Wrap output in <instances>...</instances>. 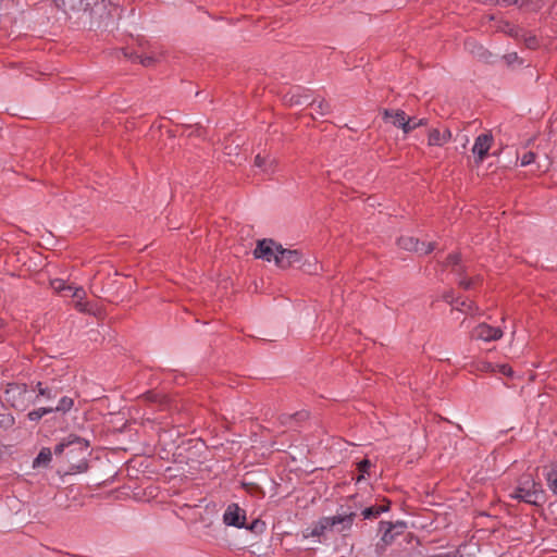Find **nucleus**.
Wrapping results in <instances>:
<instances>
[{
  "label": "nucleus",
  "mask_w": 557,
  "mask_h": 557,
  "mask_svg": "<svg viewBox=\"0 0 557 557\" xmlns=\"http://www.w3.org/2000/svg\"><path fill=\"white\" fill-rule=\"evenodd\" d=\"M36 387L38 389L39 396L46 397L47 399L57 397V391L53 388L45 387L41 382H38Z\"/></svg>",
  "instance_id": "c756f323"
},
{
  "label": "nucleus",
  "mask_w": 557,
  "mask_h": 557,
  "mask_svg": "<svg viewBox=\"0 0 557 557\" xmlns=\"http://www.w3.org/2000/svg\"><path fill=\"white\" fill-rule=\"evenodd\" d=\"M15 424V418L9 412H2L0 414V428L9 430Z\"/></svg>",
  "instance_id": "c85d7f7f"
},
{
  "label": "nucleus",
  "mask_w": 557,
  "mask_h": 557,
  "mask_svg": "<svg viewBox=\"0 0 557 557\" xmlns=\"http://www.w3.org/2000/svg\"><path fill=\"white\" fill-rule=\"evenodd\" d=\"M4 399L16 410H25L32 403L27 385L24 383H9L4 391Z\"/></svg>",
  "instance_id": "20e7f679"
},
{
  "label": "nucleus",
  "mask_w": 557,
  "mask_h": 557,
  "mask_svg": "<svg viewBox=\"0 0 557 557\" xmlns=\"http://www.w3.org/2000/svg\"><path fill=\"white\" fill-rule=\"evenodd\" d=\"M458 284L463 287L465 289H470L473 286L472 280H467L463 277H460L458 281Z\"/></svg>",
  "instance_id": "e433bc0d"
},
{
  "label": "nucleus",
  "mask_w": 557,
  "mask_h": 557,
  "mask_svg": "<svg viewBox=\"0 0 557 557\" xmlns=\"http://www.w3.org/2000/svg\"><path fill=\"white\" fill-rule=\"evenodd\" d=\"M391 530L394 532H397V534H401L405 529L407 528V524L405 521H397L395 523L391 522Z\"/></svg>",
  "instance_id": "72a5a7b5"
},
{
  "label": "nucleus",
  "mask_w": 557,
  "mask_h": 557,
  "mask_svg": "<svg viewBox=\"0 0 557 557\" xmlns=\"http://www.w3.org/2000/svg\"><path fill=\"white\" fill-rule=\"evenodd\" d=\"M451 139L449 128H431L428 134V145L442 147Z\"/></svg>",
  "instance_id": "ddd939ff"
},
{
  "label": "nucleus",
  "mask_w": 557,
  "mask_h": 557,
  "mask_svg": "<svg viewBox=\"0 0 557 557\" xmlns=\"http://www.w3.org/2000/svg\"><path fill=\"white\" fill-rule=\"evenodd\" d=\"M276 161L273 158L270 157H262L260 154H257L255 158V165L262 170L264 173H272L274 172Z\"/></svg>",
  "instance_id": "a211bd4d"
},
{
  "label": "nucleus",
  "mask_w": 557,
  "mask_h": 557,
  "mask_svg": "<svg viewBox=\"0 0 557 557\" xmlns=\"http://www.w3.org/2000/svg\"><path fill=\"white\" fill-rule=\"evenodd\" d=\"M468 141H469V138L467 136H465V141H462V147L463 148L467 147Z\"/></svg>",
  "instance_id": "79ce46f5"
},
{
  "label": "nucleus",
  "mask_w": 557,
  "mask_h": 557,
  "mask_svg": "<svg viewBox=\"0 0 557 557\" xmlns=\"http://www.w3.org/2000/svg\"><path fill=\"white\" fill-rule=\"evenodd\" d=\"M445 300L449 302L454 309L459 310L461 312H469L472 310V301L469 299H454L449 295L445 296Z\"/></svg>",
  "instance_id": "aec40b11"
},
{
  "label": "nucleus",
  "mask_w": 557,
  "mask_h": 557,
  "mask_svg": "<svg viewBox=\"0 0 557 557\" xmlns=\"http://www.w3.org/2000/svg\"><path fill=\"white\" fill-rule=\"evenodd\" d=\"M496 30L502 32L510 37L520 38L522 29L510 24L507 21H499L496 25Z\"/></svg>",
  "instance_id": "6ab92c4d"
},
{
  "label": "nucleus",
  "mask_w": 557,
  "mask_h": 557,
  "mask_svg": "<svg viewBox=\"0 0 557 557\" xmlns=\"http://www.w3.org/2000/svg\"><path fill=\"white\" fill-rule=\"evenodd\" d=\"M308 100V96L292 95L290 104H304Z\"/></svg>",
  "instance_id": "f704fd0d"
},
{
  "label": "nucleus",
  "mask_w": 557,
  "mask_h": 557,
  "mask_svg": "<svg viewBox=\"0 0 557 557\" xmlns=\"http://www.w3.org/2000/svg\"><path fill=\"white\" fill-rule=\"evenodd\" d=\"M360 508L356 503L354 506H349V511H343L336 516L321 518L310 530L309 535L312 537H319L326 531L333 530L341 525L338 531L349 530L352 525L356 511Z\"/></svg>",
  "instance_id": "f03ea898"
},
{
  "label": "nucleus",
  "mask_w": 557,
  "mask_h": 557,
  "mask_svg": "<svg viewBox=\"0 0 557 557\" xmlns=\"http://www.w3.org/2000/svg\"><path fill=\"white\" fill-rule=\"evenodd\" d=\"M534 159H535V153L532 151H528L521 157L520 163L522 166H527V165H530L531 163H533Z\"/></svg>",
  "instance_id": "473e14b6"
},
{
  "label": "nucleus",
  "mask_w": 557,
  "mask_h": 557,
  "mask_svg": "<svg viewBox=\"0 0 557 557\" xmlns=\"http://www.w3.org/2000/svg\"><path fill=\"white\" fill-rule=\"evenodd\" d=\"M50 286L54 293L62 296H71L76 299H84L86 296V292L83 287L70 285L63 278L50 280Z\"/></svg>",
  "instance_id": "423d86ee"
},
{
  "label": "nucleus",
  "mask_w": 557,
  "mask_h": 557,
  "mask_svg": "<svg viewBox=\"0 0 557 557\" xmlns=\"http://www.w3.org/2000/svg\"><path fill=\"white\" fill-rule=\"evenodd\" d=\"M391 522H380V531L383 533L381 537V543L383 544V546L392 544L395 537L398 535L397 532L391 530Z\"/></svg>",
  "instance_id": "f3484780"
},
{
  "label": "nucleus",
  "mask_w": 557,
  "mask_h": 557,
  "mask_svg": "<svg viewBox=\"0 0 557 557\" xmlns=\"http://www.w3.org/2000/svg\"><path fill=\"white\" fill-rule=\"evenodd\" d=\"M398 246L401 249L408 250V251H414L420 255H428L431 251L434 250L435 245L434 243H421L419 239L414 238L413 236H401L398 238Z\"/></svg>",
  "instance_id": "1a4fd4ad"
},
{
  "label": "nucleus",
  "mask_w": 557,
  "mask_h": 557,
  "mask_svg": "<svg viewBox=\"0 0 557 557\" xmlns=\"http://www.w3.org/2000/svg\"><path fill=\"white\" fill-rule=\"evenodd\" d=\"M311 115L324 116L330 112V104L323 99H313L310 103Z\"/></svg>",
  "instance_id": "dca6fc26"
},
{
  "label": "nucleus",
  "mask_w": 557,
  "mask_h": 557,
  "mask_svg": "<svg viewBox=\"0 0 557 557\" xmlns=\"http://www.w3.org/2000/svg\"><path fill=\"white\" fill-rule=\"evenodd\" d=\"M52 407H41L28 412L27 418L29 421H39L44 416L51 413Z\"/></svg>",
  "instance_id": "a878e982"
},
{
  "label": "nucleus",
  "mask_w": 557,
  "mask_h": 557,
  "mask_svg": "<svg viewBox=\"0 0 557 557\" xmlns=\"http://www.w3.org/2000/svg\"><path fill=\"white\" fill-rule=\"evenodd\" d=\"M278 246L272 239H261L258 240L257 246L253 250V256L257 259H262L268 262H274L275 258L278 255Z\"/></svg>",
  "instance_id": "6e6552de"
},
{
  "label": "nucleus",
  "mask_w": 557,
  "mask_h": 557,
  "mask_svg": "<svg viewBox=\"0 0 557 557\" xmlns=\"http://www.w3.org/2000/svg\"><path fill=\"white\" fill-rule=\"evenodd\" d=\"M88 447L87 440L75 434H69L54 446L53 454L59 456L66 451L69 458L82 457L84 459L88 453Z\"/></svg>",
  "instance_id": "7ed1b4c3"
},
{
  "label": "nucleus",
  "mask_w": 557,
  "mask_h": 557,
  "mask_svg": "<svg viewBox=\"0 0 557 557\" xmlns=\"http://www.w3.org/2000/svg\"><path fill=\"white\" fill-rule=\"evenodd\" d=\"M52 451L50 448L44 447L38 456L34 460V467H38L41 465H48L51 461Z\"/></svg>",
  "instance_id": "5701e85b"
},
{
  "label": "nucleus",
  "mask_w": 557,
  "mask_h": 557,
  "mask_svg": "<svg viewBox=\"0 0 557 557\" xmlns=\"http://www.w3.org/2000/svg\"><path fill=\"white\" fill-rule=\"evenodd\" d=\"M88 306L89 305L87 302H84L83 299H77L75 304V308L81 312H90Z\"/></svg>",
  "instance_id": "c9c22d12"
},
{
  "label": "nucleus",
  "mask_w": 557,
  "mask_h": 557,
  "mask_svg": "<svg viewBox=\"0 0 557 557\" xmlns=\"http://www.w3.org/2000/svg\"><path fill=\"white\" fill-rule=\"evenodd\" d=\"M258 523H259V521L255 520L249 527H247V529L255 530L257 528Z\"/></svg>",
  "instance_id": "a19ab883"
},
{
  "label": "nucleus",
  "mask_w": 557,
  "mask_h": 557,
  "mask_svg": "<svg viewBox=\"0 0 557 557\" xmlns=\"http://www.w3.org/2000/svg\"><path fill=\"white\" fill-rule=\"evenodd\" d=\"M509 60H513V58L516 59L517 58V53H513V54H509L508 55Z\"/></svg>",
  "instance_id": "37998d69"
},
{
  "label": "nucleus",
  "mask_w": 557,
  "mask_h": 557,
  "mask_svg": "<svg viewBox=\"0 0 557 557\" xmlns=\"http://www.w3.org/2000/svg\"><path fill=\"white\" fill-rule=\"evenodd\" d=\"M74 406V399L67 396H63L55 407H52V412H69Z\"/></svg>",
  "instance_id": "4be33fe9"
},
{
  "label": "nucleus",
  "mask_w": 557,
  "mask_h": 557,
  "mask_svg": "<svg viewBox=\"0 0 557 557\" xmlns=\"http://www.w3.org/2000/svg\"><path fill=\"white\" fill-rule=\"evenodd\" d=\"M446 265L451 267L453 271L456 272L457 275H460L463 271V267L460 262V257L457 253L449 255L446 260Z\"/></svg>",
  "instance_id": "393cba45"
},
{
  "label": "nucleus",
  "mask_w": 557,
  "mask_h": 557,
  "mask_svg": "<svg viewBox=\"0 0 557 557\" xmlns=\"http://www.w3.org/2000/svg\"><path fill=\"white\" fill-rule=\"evenodd\" d=\"M509 496L533 506H541L546 500V494L542 484L536 482L531 474H522Z\"/></svg>",
  "instance_id": "f257e3e1"
},
{
  "label": "nucleus",
  "mask_w": 557,
  "mask_h": 557,
  "mask_svg": "<svg viewBox=\"0 0 557 557\" xmlns=\"http://www.w3.org/2000/svg\"><path fill=\"white\" fill-rule=\"evenodd\" d=\"M302 253L297 249H285L278 246V255L275 258V264L281 269H287L301 264Z\"/></svg>",
  "instance_id": "0eeeda50"
},
{
  "label": "nucleus",
  "mask_w": 557,
  "mask_h": 557,
  "mask_svg": "<svg viewBox=\"0 0 557 557\" xmlns=\"http://www.w3.org/2000/svg\"><path fill=\"white\" fill-rule=\"evenodd\" d=\"M124 55L128 59H131L133 62H138L145 66H149L154 62L153 57L150 55H138V54H127V52H124Z\"/></svg>",
  "instance_id": "cd10ccee"
},
{
  "label": "nucleus",
  "mask_w": 557,
  "mask_h": 557,
  "mask_svg": "<svg viewBox=\"0 0 557 557\" xmlns=\"http://www.w3.org/2000/svg\"><path fill=\"white\" fill-rule=\"evenodd\" d=\"M383 119L384 121L389 122L394 126L401 128L404 131L408 116L403 110L385 109L383 111Z\"/></svg>",
  "instance_id": "4468645a"
},
{
  "label": "nucleus",
  "mask_w": 557,
  "mask_h": 557,
  "mask_svg": "<svg viewBox=\"0 0 557 557\" xmlns=\"http://www.w3.org/2000/svg\"><path fill=\"white\" fill-rule=\"evenodd\" d=\"M308 418V413L306 411H299L294 414H282L281 416V422L283 424H290L292 420L301 421Z\"/></svg>",
  "instance_id": "bb28decb"
},
{
  "label": "nucleus",
  "mask_w": 557,
  "mask_h": 557,
  "mask_svg": "<svg viewBox=\"0 0 557 557\" xmlns=\"http://www.w3.org/2000/svg\"><path fill=\"white\" fill-rule=\"evenodd\" d=\"M497 4L506 7L511 4H519V0H496Z\"/></svg>",
  "instance_id": "4c0bfd02"
},
{
  "label": "nucleus",
  "mask_w": 557,
  "mask_h": 557,
  "mask_svg": "<svg viewBox=\"0 0 557 557\" xmlns=\"http://www.w3.org/2000/svg\"><path fill=\"white\" fill-rule=\"evenodd\" d=\"M356 498H357V496H351V497L349 498V500H354V502H355V500H356Z\"/></svg>",
  "instance_id": "c03bdc74"
},
{
  "label": "nucleus",
  "mask_w": 557,
  "mask_h": 557,
  "mask_svg": "<svg viewBox=\"0 0 557 557\" xmlns=\"http://www.w3.org/2000/svg\"><path fill=\"white\" fill-rule=\"evenodd\" d=\"M520 38L523 39L525 46L530 49H535L537 47V39L534 35L527 34L522 30Z\"/></svg>",
  "instance_id": "7c9ffc66"
},
{
  "label": "nucleus",
  "mask_w": 557,
  "mask_h": 557,
  "mask_svg": "<svg viewBox=\"0 0 557 557\" xmlns=\"http://www.w3.org/2000/svg\"><path fill=\"white\" fill-rule=\"evenodd\" d=\"M371 466L370 460L363 459L358 463V471L360 472V475L358 476L357 481H361L364 478V474L368 473V470Z\"/></svg>",
  "instance_id": "2f4dec72"
},
{
  "label": "nucleus",
  "mask_w": 557,
  "mask_h": 557,
  "mask_svg": "<svg viewBox=\"0 0 557 557\" xmlns=\"http://www.w3.org/2000/svg\"><path fill=\"white\" fill-rule=\"evenodd\" d=\"M389 510V503L379 506H370L361 511L363 519H372Z\"/></svg>",
  "instance_id": "412c9836"
},
{
  "label": "nucleus",
  "mask_w": 557,
  "mask_h": 557,
  "mask_svg": "<svg viewBox=\"0 0 557 557\" xmlns=\"http://www.w3.org/2000/svg\"><path fill=\"white\" fill-rule=\"evenodd\" d=\"M500 372L503 374L510 375L511 374V368L508 367L507 364H504V366L500 367Z\"/></svg>",
  "instance_id": "58836bf2"
},
{
  "label": "nucleus",
  "mask_w": 557,
  "mask_h": 557,
  "mask_svg": "<svg viewBox=\"0 0 557 557\" xmlns=\"http://www.w3.org/2000/svg\"><path fill=\"white\" fill-rule=\"evenodd\" d=\"M223 522L228 527H235L238 529L245 528V510L242 509L237 504L228 505L223 513Z\"/></svg>",
  "instance_id": "9d476101"
},
{
  "label": "nucleus",
  "mask_w": 557,
  "mask_h": 557,
  "mask_svg": "<svg viewBox=\"0 0 557 557\" xmlns=\"http://www.w3.org/2000/svg\"><path fill=\"white\" fill-rule=\"evenodd\" d=\"M544 478L548 488L557 495V462L544 469Z\"/></svg>",
  "instance_id": "2eb2a0df"
},
{
  "label": "nucleus",
  "mask_w": 557,
  "mask_h": 557,
  "mask_svg": "<svg viewBox=\"0 0 557 557\" xmlns=\"http://www.w3.org/2000/svg\"><path fill=\"white\" fill-rule=\"evenodd\" d=\"M493 143V136L488 133L480 134L475 140L474 145L472 147V152L475 156L476 162H482L491 149Z\"/></svg>",
  "instance_id": "f8f14e48"
},
{
  "label": "nucleus",
  "mask_w": 557,
  "mask_h": 557,
  "mask_svg": "<svg viewBox=\"0 0 557 557\" xmlns=\"http://www.w3.org/2000/svg\"><path fill=\"white\" fill-rule=\"evenodd\" d=\"M502 327H495L487 323H480L471 331V338L486 343L498 341L503 337Z\"/></svg>",
  "instance_id": "39448f33"
},
{
  "label": "nucleus",
  "mask_w": 557,
  "mask_h": 557,
  "mask_svg": "<svg viewBox=\"0 0 557 557\" xmlns=\"http://www.w3.org/2000/svg\"><path fill=\"white\" fill-rule=\"evenodd\" d=\"M77 471L82 472L86 469V462H81L78 466H76Z\"/></svg>",
  "instance_id": "ea45409f"
},
{
  "label": "nucleus",
  "mask_w": 557,
  "mask_h": 557,
  "mask_svg": "<svg viewBox=\"0 0 557 557\" xmlns=\"http://www.w3.org/2000/svg\"><path fill=\"white\" fill-rule=\"evenodd\" d=\"M426 123H428V120L424 119V117H422V119L408 117L407 122H406V126H405L404 133L408 134V133H410L411 131H413V129H416L418 127L426 125Z\"/></svg>",
  "instance_id": "b1692460"
},
{
  "label": "nucleus",
  "mask_w": 557,
  "mask_h": 557,
  "mask_svg": "<svg viewBox=\"0 0 557 557\" xmlns=\"http://www.w3.org/2000/svg\"><path fill=\"white\" fill-rule=\"evenodd\" d=\"M55 7L65 14L71 12L87 11L91 4H96L99 0H53Z\"/></svg>",
  "instance_id": "9b49d317"
}]
</instances>
